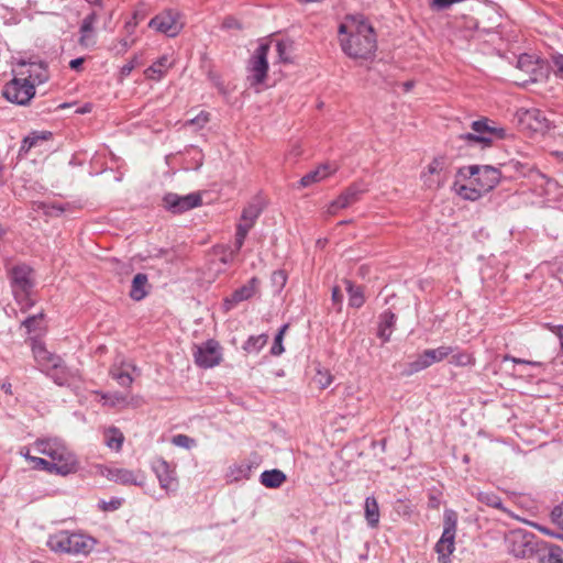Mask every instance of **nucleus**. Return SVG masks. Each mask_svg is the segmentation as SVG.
I'll use <instances>...</instances> for the list:
<instances>
[{
	"label": "nucleus",
	"instance_id": "1",
	"mask_svg": "<svg viewBox=\"0 0 563 563\" xmlns=\"http://www.w3.org/2000/svg\"><path fill=\"white\" fill-rule=\"evenodd\" d=\"M343 52L352 58H368L376 51V37L372 25L363 20L351 19L339 27Z\"/></svg>",
	"mask_w": 563,
	"mask_h": 563
},
{
	"label": "nucleus",
	"instance_id": "2",
	"mask_svg": "<svg viewBox=\"0 0 563 563\" xmlns=\"http://www.w3.org/2000/svg\"><path fill=\"white\" fill-rule=\"evenodd\" d=\"M34 446L37 453L51 459V470L54 474L66 476L77 472L78 462L75 454L60 440H38Z\"/></svg>",
	"mask_w": 563,
	"mask_h": 563
},
{
	"label": "nucleus",
	"instance_id": "3",
	"mask_svg": "<svg viewBox=\"0 0 563 563\" xmlns=\"http://www.w3.org/2000/svg\"><path fill=\"white\" fill-rule=\"evenodd\" d=\"M97 541L84 533L60 530L51 534L47 539V547L55 553L71 555H88Z\"/></svg>",
	"mask_w": 563,
	"mask_h": 563
},
{
	"label": "nucleus",
	"instance_id": "4",
	"mask_svg": "<svg viewBox=\"0 0 563 563\" xmlns=\"http://www.w3.org/2000/svg\"><path fill=\"white\" fill-rule=\"evenodd\" d=\"M8 276L12 294L16 302L21 306V310H27L34 305L31 299V291L34 287L32 268L25 264H19L9 269Z\"/></svg>",
	"mask_w": 563,
	"mask_h": 563
},
{
	"label": "nucleus",
	"instance_id": "5",
	"mask_svg": "<svg viewBox=\"0 0 563 563\" xmlns=\"http://www.w3.org/2000/svg\"><path fill=\"white\" fill-rule=\"evenodd\" d=\"M507 550L518 559H533L541 540L523 529H515L506 534Z\"/></svg>",
	"mask_w": 563,
	"mask_h": 563
},
{
	"label": "nucleus",
	"instance_id": "6",
	"mask_svg": "<svg viewBox=\"0 0 563 563\" xmlns=\"http://www.w3.org/2000/svg\"><path fill=\"white\" fill-rule=\"evenodd\" d=\"M456 528V512L454 510L446 509L443 515V532L434 548L439 563H452L451 554L455 550Z\"/></svg>",
	"mask_w": 563,
	"mask_h": 563
},
{
	"label": "nucleus",
	"instance_id": "7",
	"mask_svg": "<svg viewBox=\"0 0 563 563\" xmlns=\"http://www.w3.org/2000/svg\"><path fill=\"white\" fill-rule=\"evenodd\" d=\"M459 174L464 178L472 179V184L478 186L479 191H483L484 194L495 188L501 176L497 168L488 165H472L463 167L459 170Z\"/></svg>",
	"mask_w": 563,
	"mask_h": 563
},
{
	"label": "nucleus",
	"instance_id": "8",
	"mask_svg": "<svg viewBox=\"0 0 563 563\" xmlns=\"http://www.w3.org/2000/svg\"><path fill=\"white\" fill-rule=\"evenodd\" d=\"M488 119H482L472 122L473 133L462 134L460 137L468 144H481L483 147L492 143L493 139L506 137V130L493 124Z\"/></svg>",
	"mask_w": 563,
	"mask_h": 563
},
{
	"label": "nucleus",
	"instance_id": "9",
	"mask_svg": "<svg viewBox=\"0 0 563 563\" xmlns=\"http://www.w3.org/2000/svg\"><path fill=\"white\" fill-rule=\"evenodd\" d=\"M91 395L103 406L115 409L139 407L142 399L131 395L129 389H93Z\"/></svg>",
	"mask_w": 563,
	"mask_h": 563
},
{
	"label": "nucleus",
	"instance_id": "10",
	"mask_svg": "<svg viewBox=\"0 0 563 563\" xmlns=\"http://www.w3.org/2000/svg\"><path fill=\"white\" fill-rule=\"evenodd\" d=\"M2 95L8 101L24 106L34 97L35 88L30 79L13 78L5 84Z\"/></svg>",
	"mask_w": 563,
	"mask_h": 563
},
{
	"label": "nucleus",
	"instance_id": "11",
	"mask_svg": "<svg viewBox=\"0 0 563 563\" xmlns=\"http://www.w3.org/2000/svg\"><path fill=\"white\" fill-rule=\"evenodd\" d=\"M192 355L195 363L199 367L210 368L220 364L222 349L218 341L211 339L201 344L194 345Z\"/></svg>",
	"mask_w": 563,
	"mask_h": 563
},
{
	"label": "nucleus",
	"instance_id": "12",
	"mask_svg": "<svg viewBox=\"0 0 563 563\" xmlns=\"http://www.w3.org/2000/svg\"><path fill=\"white\" fill-rule=\"evenodd\" d=\"M271 48L269 43H261L255 49L249 64L250 75L247 77L251 86L263 84L268 70L267 55Z\"/></svg>",
	"mask_w": 563,
	"mask_h": 563
},
{
	"label": "nucleus",
	"instance_id": "13",
	"mask_svg": "<svg viewBox=\"0 0 563 563\" xmlns=\"http://www.w3.org/2000/svg\"><path fill=\"white\" fill-rule=\"evenodd\" d=\"M96 470L99 475L121 485L142 486L145 482V476L142 471H132L121 467H108L104 465H97Z\"/></svg>",
	"mask_w": 563,
	"mask_h": 563
},
{
	"label": "nucleus",
	"instance_id": "14",
	"mask_svg": "<svg viewBox=\"0 0 563 563\" xmlns=\"http://www.w3.org/2000/svg\"><path fill=\"white\" fill-rule=\"evenodd\" d=\"M454 352L452 346L442 345L437 349L424 350L417 355L416 360L409 363L408 374L420 372L434 363H439Z\"/></svg>",
	"mask_w": 563,
	"mask_h": 563
},
{
	"label": "nucleus",
	"instance_id": "15",
	"mask_svg": "<svg viewBox=\"0 0 563 563\" xmlns=\"http://www.w3.org/2000/svg\"><path fill=\"white\" fill-rule=\"evenodd\" d=\"M163 202L164 207L168 211L175 214H180L196 207H199L202 200L199 192H191L185 196L169 192L164 196Z\"/></svg>",
	"mask_w": 563,
	"mask_h": 563
},
{
	"label": "nucleus",
	"instance_id": "16",
	"mask_svg": "<svg viewBox=\"0 0 563 563\" xmlns=\"http://www.w3.org/2000/svg\"><path fill=\"white\" fill-rule=\"evenodd\" d=\"M148 26L168 36H176L183 29V23L178 12L167 10L155 15L150 21Z\"/></svg>",
	"mask_w": 563,
	"mask_h": 563
},
{
	"label": "nucleus",
	"instance_id": "17",
	"mask_svg": "<svg viewBox=\"0 0 563 563\" xmlns=\"http://www.w3.org/2000/svg\"><path fill=\"white\" fill-rule=\"evenodd\" d=\"M449 159L445 156L435 157L422 174V179L428 188H439L448 178Z\"/></svg>",
	"mask_w": 563,
	"mask_h": 563
},
{
	"label": "nucleus",
	"instance_id": "18",
	"mask_svg": "<svg viewBox=\"0 0 563 563\" xmlns=\"http://www.w3.org/2000/svg\"><path fill=\"white\" fill-rule=\"evenodd\" d=\"M152 470L155 473L161 488L166 492H175L178 486L175 467L163 457H156L152 462Z\"/></svg>",
	"mask_w": 563,
	"mask_h": 563
},
{
	"label": "nucleus",
	"instance_id": "19",
	"mask_svg": "<svg viewBox=\"0 0 563 563\" xmlns=\"http://www.w3.org/2000/svg\"><path fill=\"white\" fill-rule=\"evenodd\" d=\"M363 192L364 190L355 184L349 186L336 199L327 206L325 213L328 216H334L340 210L349 208L360 200Z\"/></svg>",
	"mask_w": 563,
	"mask_h": 563
},
{
	"label": "nucleus",
	"instance_id": "20",
	"mask_svg": "<svg viewBox=\"0 0 563 563\" xmlns=\"http://www.w3.org/2000/svg\"><path fill=\"white\" fill-rule=\"evenodd\" d=\"M32 352L36 363L38 366H41L42 371L48 372L51 369L60 368L63 363L60 356L47 351L42 342L34 341L32 344Z\"/></svg>",
	"mask_w": 563,
	"mask_h": 563
},
{
	"label": "nucleus",
	"instance_id": "21",
	"mask_svg": "<svg viewBox=\"0 0 563 563\" xmlns=\"http://www.w3.org/2000/svg\"><path fill=\"white\" fill-rule=\"evenodd\" d=\"M260 279L252 277L245 285L241 286L230 297L224 299L223 306L225 310L232 309L238 303L251 299L260 288Z\"/></svg>",
	"mask_w": 563,
	"mask_h": 563
},
{
	"label": "nucleus",
	"instance_id": "22",
	"mask_svg": "<svg viewBox=\"0 0 563 563\" xmlns=\"http://www.w3.org/2000/svg\"><path fill=\"white\" fill-rule=\"evenodd\" d=\"M503 361L504 362L510 361L515 365L519 366L518 368H515V373H516V375H518L520 377H523V376H528V377L538 376L545 368V363L541 362V361H531V360H526V358L514 357V356H510V355H505Z\"/></svg>",
	"mask_w": 563,
	"mask_h": 563
},
{
	"label": "nucleus",
	"instance_id": "23",
	"mask_svg": "<svg viewBox=\"0 0 563 563\" xmlns=\"http://www.w3.org/2000/svg\"><path fill=\"white\" fill-rule=\"evenodd\" d=\"M140 369L132 363L124 362L121 365H114L110 369V375L113 380L121 386L129 387L131 384L136 382L140 376Z\"/></svg>",
	"mask_w": 563,
	"mask_h": 563
},
{
	"label": "nucleus",
	"instance_id": "24",
	"mask_svg": "<svg viewBox=\"0 0 563 563\" xmlns=\"http://www.w3.org/2000/svg\"><path fill=\"white\" fill-rule=\"evenodd\" d=\"M533 559L539 563H563V549L556 544L541 541Z\"/></svg>",
	"mask_w": 563,
	"mask_h": 563
},
{
	"label": "nucleus",
	"instance_id": "25",
	"mask_svg": "<svg viewBox=\"0 0 563 563\" xmlns=\"http://www.w3.org/2000/svg\"><path fill=\"white\" fill-rule=\"evenodd\" d=\"M334 169L329 165H321L314 170L309 172L299 180V188L309 187L316 183H319L331 175Z\"/></svg>",
	"mask_w": 563,
	"mask_h": 563
},
{
	"label": "nucleus",
	"instance_id": "26",
	"mask_svg": "<svg viewBox=\"0 0 563 563\" xmlns=\"http://www.w3.org/2000/svg\"><path fill=\"white\" fill-rule=\"evenodd\" d=\"M395 322L396 316L391 311L388 310L380 314L377 335L383 342L389 341Z\"/></svg>",
	"mask_w": 563,
	"mask_h": 563
},
{
	"label": "nucleus",
	"instance_id": "27",
	"mask_svg": "<svg viewBox=\"0 0 563 563\" xmlns=\"http://www.w3.org/2000/svg\"><path fill=\"white\" fill-rule=\"evenodd\" d=\"M104 444L115 452H120L124 442V434L117 427H109L103 431Z\"/></svg>",
	"mask_w": 563,
	"mask_h": 563
},
{
	"label": "nucleus",
	"instance_id": "28",
	"mask_svg": "<svg viewBox=\"0 0 563 563\" xmlns=\"http://www.w3.org/2000/svg\"><path fill=\"white\" fill-rule=\"evenodd\" d=\"M170 66L172 63L169 62V58L167 56H162L145 70V76L152 80H159Z\"/></svg>",
	"mask_w": 563,
	"mask_h": 563
},
{
	"label": "nucleus",
	"instance_id": "29",
	"mask_svg": "<svg viewBox=\"0 0 563 563\" xmlns=\"http://www.w3.org/2000/svg\"><path fill=\"white\" fill-rule=\"evenodd\" d=\"M286 482V475L280 470L264 471L261 474V484L268 488H278Z\"/></svg>",
	"mask_w": 563,
	"mask_h": 563
},
{
	"label": "nucleus",
	"instance_id": "30",
	"mask_svg": "<svg viewBox=\"0 0 563 563\" xmlns=\"http://www.w3.org/2000/svg\"><path fill=\"white\" fill-rule=\"evenodd\" d=\"M454 189H455V192L460 197H462L465 200H471V201H475V200L479 199L482 197V195L484 194L483 191H479L478 186H476L475 184H472V179H470L468 185L460 184L456 181L454 184Z\"/></svg>",
	"mask_w": 563,
	"mask_h": 563
},
{
	"label": "nucleus",
	"instance_id": "31",
	"mask_svg": "<svg viewBox=\"0 0 563 563\" xmlns=\"http://www.w3.org/2000/svg\"><path fill=\"white\" fill-rule=\"evenodd\" d=\"M365 519L369 527L375 528L379 522V508L375 497L369 496L364 505Z\"/></svg>",
	"mask_w": 563,
	"mask_h": 563
},
{
	"label": "nucleus",
	"instance_id": "32",
	"mask_svg": "<svg viewBox=\"0 0 563 563\" xmlns=\"http://www.w3.org/2000/svg\"><path fill=\"white\" fill-rule=\"evenodd\" d=\"M147 285V276L145 274L139 273L134 276L131 285L130 296L134 300L143 299L147 291L145 289Z\"/></svg>",
	"mask_w": 563,
	"mask_h": 563
},
{
	"label": "nucleus",
	"instance_id": "33",
	"mask_svg": "<svg viewBox=\"0 0 563 563\" xmlns=\"http://www.w3.org/2000/svg\"><path fill=\"white\" fill-rule=\"evenodd\" d=\"M346 291L349 294V303L352 307L360 308L363 306L365 298L363 295V289L360 286H355L352 282L345 279L344 280Z\"/></svg>",
	"mask_w": 563,
	"mask_h": 563
},
{
	"label": "nucleus",
	"instance_id": "34",
	"mask_svg": "<svg viewBox=\"0 0 563 563\" xmlns=\"http://www.w3.org/2000/svg\"><path fill=\"white\" fill-rule=\"evenodd\" d=\"M251 465L249 463H245V462H242V463H238V464H234L232 465L230 468H229V474L228 476L232 479V481H241V479H246L250 477V474H251Z\"/></svg>",
	"mask_w": 563,
	"mask_h": 563
},
{
	"label": "nucleus",
	"instance_id": "35",
	"mask_svg": "<svg viewBox=\"0 0 563 563\" xmlns=\"http://www.w3.org/2000/svg\"><path fill=\"white\" fill-rule=\"evenodd\" d=\"M268 335L266 334L250 336L244 343L243 349L249 353H257L266 345Z\"/></svg>",
	"mask_w": 563,
	"mask_h": 563
},
{
	"label": "nucleus",
	"instance_id": "36",
	"mask_svg": "<svg viewBox=\"0 0 563 563\" xmlns=\"http://www.w3.org/2000/svg\"><path fill=\"white\" fill-rule=\"evenodd\" d=\"M477 500L496 509H504L501 498L493 492H478Z\"/></svg>",
	"mask_w": 563,
	"mask_h": 563
},
{
	"label": "nucleus",
	"instance_id": "37",
	"mask_svg": "<svg viewBox=\"0 0 563 563\" xmlns=\"http://www.w3.org/2000/svg\"><path fill=\"white\" fill-rule=\"evenodd\" d=\"M27 71L29 75L27 77H25V79H30L34 88L36 84H42L46 81L48 78L46 69L43 68L41 65H32Z\"/></svg>",
	"mask_w": 563,
	"mask_h": 563
},
{
	"label": "nucleus",
	"instance_id": "38",
	"mask_svg": "<svg viewBox=\"0 0 563 563\" xmlns=\"http://www.w3.org/2000/svg\"><path fill=\"white\" fill-rule=\"evenodd\" d=\"M49 135L51 133H32L31 135L24 137L20 151L29 152L32 147L36 146L38 142L47 140Z\"/></svg>",
	"mask_w": 563,
	"mask_h": 563
},
{
	"label": "nucleus",
	"instance_id": "39",
	"mask_svg": "<svg viewBox=\"0 0 563 563\" xmlns=\"http://www.w3.org/2000/svg\"><path fill=\"white\" fill-rule=\"evenodd\" d=\"M136 42V37H128V36H124L120 40H118V42L113 43L112 46L110 47V49L115 54V55H123L125 54L129 48Z\"/></svg>",
	"mask_w": 563,
	"mask_h": 563
},
{
	"label": "nucleus",
	"instance_id": "40",
	"mask_svg": "<svg viewBox=\"0 0 563 563\" xmlns=\"http://www.w3.org/2000/svg\"><path fill=\"white\" fill-rule=\"evenodd\" d=\"M250 230L251 224H238L233 253H238L242 249L245 238Z\"/></svg>",
	"mask_w": 563,
	"mask_h": 563
},
{
	"label": "nucleus",
	"instance_id": "41",
	"mask_svg": "<svg viewBox=\"0 0 563 563\" xmlns=\"http://www.w3.org/2000/svg\"><path fill=\"white\" fill-rule=\"evenodd\" d=\"M287 329H288V324H284L279 329L278 333L276 334V336L274 339V343L271 349V353L275 356H279L285 351L284 345H283V339H284V335H285Z\"/></svg>",
	"mask_w": 563,
	"mask_h": 563
},
{
	"label": "nucleus",
	"instance_id": "42",
	"mask_svg": "<svg viewBox=\"0 0 563 563\" xmlns=\"http://www.w3.org/2000/svg\"><path fill=\"white\" fill-rule=\"evenodd\" d=\"M261 210L255 205H250L244 208L242 212L243 224H251V228L254 225L256 219L258 218Z\"/></svg>",
	"mask_w": 563,
	"mask_h": 563
},
{
	"label": "nucleus",
	"instance_id": "43",
	"mask_svg": "<svg viewBox=\"0 0 563 563\" xmlns=\"http://www.w3.org/2000/svg\"><path fill=\"white\" fill-rule=\"evenodd\" d=\"M172 443L176 446L184 448L187 450L196 446L197 442L195 439L186 435V434H176L172 438Z\"/></svg>",
	"mask_w": 563,
	"mask_h": 563
},
{
	"label": "nucleus",
	"instance_id": "44",
	"mask_svg": "<svg viewBox=\"0 0 563 563\" xmlns=\"http://www.w3.org/2000/svg\"><path fill=\"white\" fill-rule=\"evenodd\" d=\"M474 358L471 354L466 352H457L451 354L450 363L457 366H466L473 364Z\"/></svg>",
	"mask_w": 563,
	"mask_h": 563
},
{
	"label": "nucleus",
	"instance_id": "45",
	"mask_svg": "<svg viewBox=\"0 0 563 563\" xmlns=\"http://www.w3.org/2000/svg\"><path fill=\"white\" fill-rule=\"evenodd\" d=\"M209 122V113L201 111L195 118L187 120L185 126H195L197 130L202 129Z\"/></svg>",
	"mask_w": 563,
	"mask_h": 563
},
{
	"label": "nucleus",
	"instance_id": "46",
	"mask_svg": "<svg viewBox=\"0 0 563 563\" xmlns=\"http://www.w3.org/2000/svg\"><path fill=\"white\" fill-rule=\"evenodd\" d=\"M313 379L319 387H327L332 383V376L327 369H317Z\"/></svg>",
	"mask_w": 563,
	"mask_h": 563
},
{
	"label": "nucleus",
	"instance_id": "47",
	"mask_svg": "<svg viewBox=\"0 0 563 563\" xmlns=\"http://www.w3.org/2000/svg\"><path fill=\"white\" fill-rule=\"evenodd\" d=\"M275 46H276V52H277L279 60L283 62V63L290 62V57H289V54H288V51L290 48V44L287 43V42L277 41Z\"/></svg>",
	"mask_w": 563,
	"mask_h": 563
},
{
	"label": "nucleus",
	"instance_id": "48",
	"mask_svg": "<svg viewBox=\"0 0 563 563\" xmlns=\"http://www.w3.org/2000/svg\"><path fill=\"white\" fill-rule=\"evenodd\" d=\"M79 32H80V37H79L78 42L81 46L88 48V47H92L96 44L95 30L87 31V32L79 30Z\"/></svg>",
	"mask_w": 563,
	"mask_h": 563
},
{
	"label": "nucleus",
	"instance_id": "49",
	"mask_svg": "<svg viewBox=\"0 0 563 563\" xmlns=\"http://www.w3.org/2000/svg\"><path fill=\"white\" fill-rule=\"evenodd\" d=\"M514 167L517 170H519L523 176H528V175L534 173L540 178L545 179L548 185H556V183L554 180H552L550 178H547V176L541 174L539 170H534L533 168H527V172H526L525 170V166L521 163H519V162L515 163Z\"/></svg>",
	"mask_w": 563,
	"mask_h": 563
},
{
	"label": "nucleus",
	"instance_id": "50",
	"mask_svg": "<svg viewBox=\"0 0 563 563\" xmlns=\"http://www.w3.org/2000/svg\"><path fill=\"white\" fill-rule=\"evenodd\" d=\"M42 319H43V313L41 312V313H37V314L26 318L22 322V325L26 328L29 333H31V332H34L37 330V325L42 321Z\"/></svg>",
	"mask_w": 563,
	"mask_h": 563
},
{
	"label": "nucleus",
	"instance_id": "51",
	"mask_svg": "<svg viewBox=\"0 0 563 563\" xmlns=\"http://www.w3.org/2000/svg\"><path fill=\"white\" fill-rule=\"evenodd\" d=\"M517 67L519 69H522L527 73H530L532 70L536 69V65L532 63V58L530 55H521L519 58H518V62H517Z\"/></svg>",
	"mask_w": 563,
	"mask_h": 563
},
{
	"label": "nucleus",
	"instance_id": "52",
	"mask_svg": "<svg viewBox=\"0 0 563 563\" xmlns=\"http://www.w3.org/2000/svg\"><path fill=\"white\" fill-rule=\"evenodd\" d=\"M98 20V14L97 12H91L90 14H88L84 20H82V23L80 25V31H84V32H87V31H91V30H95L93 26H95V23L97 22Z\"/></svg>",
	"mask_w": 563,
	"mask_h": 563
},
{
	"label": "nucleus",
	"instance_id": "53",
	"mask_svg": "<svg viewBox=\"0 0 563 563\" xmlns=\"http://www.w3.org/2000/svg\"><path fill=\"white\" fill-rule=\"evenodd\" d=\"M31 462L33 463L34 468L44 470L48 473H53V470H51V462L48 460L35 456V457H31Z\"/></svg>",
	"mask_w": 563,
	"mask_h": 563
},
{
	"label": "nucleus",
	"instance_id": "54",
	"mask_svg": "<svg viewBox=\"0 0 563 563\" xmlns=\"http://www.w3.org/2000/svg\"><path fill=\"white\" fill-rule=\"evenodd\" d=\"M286 280L287 276L284 271H276L272 274V282L278 289H282L285 286Z\"/></svg>",
	"mask_w": 563,
	"mask_h": 563
},
{
	"label": "nucleus",
	"instance_id": "55",
	"mask_svg": "<svg viewBox=\"0 0 563 563\" xmlns=\"http://www.w3.org/2000/svg\"><path fill=\"white\" fill-rule=\"evenodd\" d=\"M551 518L555 525L563 529V503L554 507V509L551 512Z\"/></svg>",
	"mask_w": 563,
	"mask_h": 563
},
{
	"label": "nucleus",
	"instance_id": "56",
	"mask_svg": "<svg viewBox=\"0 0 563 563\" xmlns=\"http://www.w3.org/2000/svg\"><path fill=\"white\" fill-rule=\"evenodd\" d=\"M139 66V60H137V57L134 56L131 60H129L126 64H124L122 67H121V70H120V76L121 78H125L128 77L131 71L136 67Z\"/></svg>",
	"mask_w": 563,
	"mask_h": 563
},
{
	"label": "nucleus",
	"instance_id": "57",
	"mask_svg": "<svg viewBox=\"0 0 563 563\" xmlns=\"http://www.w3.org/2000/svg\"><path fill=\"white\" fill-rule=\"evenodd\" d=\"M530 118H533L536 121H538L539 126L537 129H544L548 128V120L544 115H542L541 111L539 110H532L528 113Z\"/></svg>",
	"mask_w": 563,
	"mask_h": 563
},
{
	"label": "nucleus",
	"instance_id": "58",
	"mask_svg": "<svg viewBox=\"0 0 563 563\" xmlns=\"http://www.w3.org/2000/svg\"><path fill=\"white\" fill-rule=\"evenodd\" d=\"M463 0H432V8L437 10H444L451 7L454 3L462 2Z\"/></svg>",
	"mask_w": 563,
	"mask_h": 563
},
{
	"label": "nucleus",
	"instance_id": "59",
	"mask_svg": "<svg viewBox=\"0 0 563 563\" xmlns=\"http://www.w3.org/2000/svg\"><path fill=\"white\" fill-rule=\"evenodd\" d=\"M136 26H137L136 15H134L131 20H129L124 24L125 36L135 37L134 33H135Z\"/></svg>",
	"mask_w": 563,
	"mask_h": 563
},
{
	"label": "nucleus",
	"instance_id": "60",
	"mask_svg": "<svg viewBox=\"0 0 563 563\" xmlns=\"http://www.w3.org/2000/svg\"><path fill=\"white\" fill-rule=\"evenodd\" d=\"M548 328L558 335L561 349L563 351V325H550V324H548Z\"/></svg>",
	"mask_w": 563,
	"mask_h": 563
},
{
	"label": "nucleus",
	"instance_id": "61",
	"mask_svg": "<svg viewBox=\"0 0 563 563\" xmlns=\"http://www.w3.org/2000/svg\"><path fill=\"white\" fill-rule=\"evenodd\" d=\"M553 64L556 68L558 75L563 79V55L554 57Z\"/></svg>",
	"mask_w": 563,
	"mask_h": 563
},
{
	"label": "nucleus",
	"instance_id": "62",
	"mask_svg": "<svg viewBox=\"0 0 563 563\" xmlns=\"http://www.w3.org/2000/svg\"><path fill=\"white\" fill-rule=\"evenodd\" d=\"M84 62H85L84 57H78V58L71 59L69 63V67L74 70H80V67L84 64Z\"/></svg>",
	"mask_w": 563,
	"mask_h": 563
},
{
	"label": "nucleus",
	"instance_id": "63",
	"mask_svg": "<svg viewBox=\"0 0 563 563\" xmlns=\"http://www.w3.org/2000/svg\"><path fill=\"white\" fill-rule=\"evenodd\" d=\"M342 298H343V295L341 292V289L339 287H333V289H332V300L335 303H341Z\"/></svg>",
	"mask_w": 563,
	"mask_h": 563
},
{
	"label": "nucleus",
	"instance_id": "64",
	"mask_svg": "<svg viewBox=\"0 0 563 563\" xmlns=\"http://www.w3.org/2000/svg\"><path fill=\"white\" fill-rule=\"evenodd\" d=\"M532 527H534L536 529H538L540 532L544 533V534H548V536H555L554 533H552L548 528L539 525V523H532Z\"/></svg>",
	"mask_w": 563,
	"mask_h": 563
}]
</instances>
